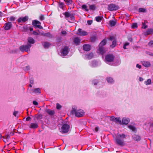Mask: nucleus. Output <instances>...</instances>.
Returning <instances> with one entry per match:
<instances>
[{
  "label": "nucleus",
  "instance_id": "nucleus-1",
  "mask_svg": "<svg viewBox=\"0 0 153 153\" xmlns=\"http://www.w3.org/2000/svg\"><path fill=\"white\" fill-rule=\"evenodd\" d=\"M127 137V135L124 133H117L115 139V143L121 146H124L125 143L124 140Z\"/></svg>",
  "mask_w": 153,
  "mask_h": 153
},
{
  "label": "nucleus",
  "instance_id": "nucleus-2",
  "mask_svg": "<svg viewBox=\"0 0 153 153\" xmlns=\"http://www.w3.org/2000/svg\"><path fill=\"white\" fill-rule=\"evenodd\" d=\"M72 112L73 114H75L76 117H82L84 114L83 111L82 110H78L74 108L72 110Z\"/></svg>",
  "mask_w": 153,
  "mask_h": 153
},
{
  "label": "nucleus",
  "instance_id": "nucleus-3",
  "mask_svg": "<svg viewBox=\"0 0 153 153\" xmlns=\"http://www.w3.org/2000/svg\"><path fill=\"white\" fill-rule=\"evenodd\" d=\"M31 46L30 44H28L25 45H22L20 46L19 49L22 52H24L25 51L26 52L30 51V49Z\"/></svg>",
  "mask_w": 153,
  "mask_h": 153
},
{
  "label": "nucleus",
  "instance_id": "nucleus-4",
  "mask_svg": "<svg viewBox=\"0 0 153 153\" xmlns=\"http://www.w3.org/2000/svg\"><path fill=\"white\" fill-rule=\"evenodd\" d=\"M41 24V22L37 20H33L32 23V25L35 27H37L40 29H43V27L40 25Z\"/></svg>",
  "mask_w": 153,
  "mask_h": 153
},
{
  "label": "nucleus",
  "instance_id": "nucleus-5",
  "mask_svg": "<svg viewBox=\"0 0 153 153\" xmlns=\"http://www.w3.org/2000/svg\"><path fill=\"white\" fill-rule=\"evenodd\" d=\"M114 56L112 54H108L105 57V60L106 61L108 62H113L114 59Z\"/></svg>",
  "mask_w": 153,
  "mask_h": 153
},
{
  "label": "nucleus",
  "instance_id": "nucleus-6",
  "mask_svg": "<svg viewBox=\"0 0 153 153\" xmlns=\"http://www.w3.org/2000/svg\"><path fill=\"white\" fill-rule=\"evenodd\" d=\"M70 128L69 126L67 124H63L61 128V132L63 133H66L68 132L69 131Z\"/></svg>",
  "mask_w": 153,
  "mask_h": 153
},
{
  "label": "nucleus",
  "instance_id": "nucleus-7",
  "mask_svg": "<svg viewBox=\"0 0 153 153\" xmlns=\"http://www.w3.org/2000/svg\"><path fill=\"white\" fill-rule=\"evenodd\" d=\"M119 8V7L113 4H111L108 5V9L110 11L116 10Z\"/></svg>",
  "mask_w": 153,
  "mask_h": 153
},
{
  "label": "nucleus",
  "instance_id": "nucleus-8",
  "mask_svg": "<svg viewBox=\"0 0 153 153\" xmlns=\"http://www.w3.org/2000/svg\"><path fill=\"white\" fill-rule=\"evenodd\" d=\"M69 48L67 46H65L62 49V54L63 56H66L69 51Z\"/></svg>",
  "mask_w": 153,
  "mask_h": 153
},
{
  "label": "nucleus",
  "instance_id": "nucleus-9",
  "mask_svg": "<svg viewBox=\"0 0 153 153\" xmlns=\"http://www.w3.org/2000/svg\"><path fill=\"white\" fill-rule=\"evenodd\" d=\"M78 32L77 33V34L80 36H84L87 35V33L85 31H82L81 28H79L78 30Z\"/></svg>",
  "mask_w": 153,
  "mask_h": 153
},
{
  "label": "nucleus",
  "instance_id": "nucleus-10",
  "mask_svg": "<svg viewBox=\"0 0 153 153\" xmlns=\"http://www.w3.org/2000/svg\"><path fill=\"white\" fill-rule=\"evenodd\" d=\"M28 19V17L27 16H25L24 17H21L19 18L18 20V22L19 23L21 22H25L27 21Z\"/></svg>",
  "mask_w": 153,
  "mask_h": 153
},
{
  "label": "nucleus",
  "instance_id": "nucleus-11",
  "mask_svg": "<svg viewBox=\"0 0 153 153\" xmlns=\"http://www.w3.org/2000/svg\"><path fill=\"white\" fill-rule=\"evenodd\" d=\"M57 3H58V9L60 8L64 10L65 7V5L64 3L60 1L57 2Z\"/></svg>",
  "mask_w": 153,
  "mask_h": 153
},
{
  "label": "nucleus",
  "instance_id": "nucleus-12",
  "mask_svg": "<svg viewBox=\"0 0 153 153\" xmlns=\"http://www.w3.org/2000/svg\"><path fill=\"white\" fill-rule=\"evenodd\" d=\"M12 26V23L11 22H8L6 23L4 26V29L5 30H8L10 29Z\"/></svg>",
  "mask_w": 153,
  "mask_h": 153
},
{
  "label": "nucleus",
  "instance_id": "nucleus-13",
  "mask_svg": "<svg viewBox=\"0 0 153 153\" xmlns=\"http://www.w3.org/2000/svg\"><path fill=\"white\" fill-rule=\"evenodd\" d=\"M83 49L86 51H88L90 50L91 47L90 45L88 44H85L83 46Z\"/></svg>",
  "mask_w": 153,
  "mask_h": 153
},
{
  "label": "nucleus",
  "instance_id": "nucleus-14",
  "mask_svg": "<svg viewBox=\"0 0 153 153\" xmlns=\"http://www.w3.org/2000/svg\"><path fill=\"white\" fill-rule=\"evenodd\" d=\"M81 40L78 37H76L73 39V42L76 45H79Z\"/></svg>",
  "mask_w": 153,
  "mask_h": 153
},
{
  "label": "nucleus",
  "instance_id": "nucleus-15",
  "mask_svg": "<svg viewBox=\"0 0 153 153\" xmlns=\"http://www.w3.org/2000/svg\"><path fill=\"white\" fill-rule=\"evenodd\" d=\"M129 119L128 118H123L122 120V123L123 124H127L129 122Z\"/></svg>",
  "mask_w": 153,
  "mask_h": 153
},
{
  "label": "nucleus",
  "instance_id": "nucleus-16",
  "mask_svg": "<svg viewBox=\"0 0 153 153\" xmlns=\"http://www.w3.org/2000/svg\"><path fill=\"white\" fill-rule=\"evenodd\" d=\"M31 91L33 93L36 94H40L41 93V89L39 88H35L31 90Z\"/></svg>",
  "mask_w": 153,
  "mask_h": 153
},
{
  "label": "nucleus",
  "instance_id": "nucleus-17",
  "mask_svg": "<svg viewBox=\"0 0 153 153\" xmlns=\"http://www.w3.org/2000/svg\"><path fill=\"white\" fill-rule=\"evenodd\" d=\"M99 48L98 50V52L101 54L102 55H103L105 53V52L104 51L103 47V46H99Z\"/></svg>",
  "mask_w": 153,
  "mask_h": 153
},
{
  "label": "nucleus",
  "instance_id": "nucleus-18",
  "mask_svg": "<svg viewBox=\"0 0 153 153\" xmlns=\"http://www.w3.org/2000/svg\"><path fill=\"white\" fill-rule=\"evenodd\" d=\"M143 65L145 67H149L150 66L151 64L149 62L143 61L142 62Z\"/></svg>",
  "mask_w": 153,
  "mask_h": 153
},
{
  "label": "nucleus",
  "instance_id": "nucleus-19",
  "mask_svg": "<svg viewBox=\"0 0 153 153\" xmlns=\"http://www.w3.org/2000/svg\"><path fill=\"white\" fill-rule=\"evenodd\" d=\"M38 126L37 123H33L30 124L29 127L32 128H38Z\"/></svg>",
  "mask_w": 153,
  "mask_h": 153
},
{
  "label": "nucleus",
  "instance_id": "nucleus-20",
  "mask_svg": "<svg viewBox=\"0 0 153 153\" xmlns=\"http://www.w3.org/2000/svg\"><path fill=\"white\" fill-rule=\"evenodd\" d=\"M133 139L135 141H138L140 140V137L138 135H134L132 136Z\"/></svg>",
  "mask_w": 153,
  "mask_h": 153
},
{
  "label": "nucleus",
  "instance_id": "nucleus-21",
  "mask_svg": "<svg viewBox=\"0 0 153 153\" xmlns=\"http://www.w3.org/2000/svg\"><path fill=\"white\" fill-rule=\"evenodd\" d=\"M64 1L66 4L67 5L69 6V5H72L73 4V1L72 0H63Z\"/></svg>",
  "mask_w": 153,
  "mask_h": 153
},
{
  "label": "nucleus",
  "instance_id": "nucleus-22",
  "mask_svg": "<svg viewBox=\"0 0 153 153\" xmlns=\"http://www.w3.org/2000/svg\"><path fill=\"white\" fill-rule=\"evenodd\" d=\"M106 80L107 82L109 83H113L114 82V80L111 77H107L106 78Z\"/></svg>",
  "mask_w": 153,
  "mask_h": 153
},
{
  "label": "nucleus",
  "instance_id": "nucleus-23",
  "mask_svg": "<svg viewBox=\"0 0 153 153\" xmlns=\"http://www.w3.org/2000/svg\"><path fill=\"white\" fill-rule=\"evenodd\" d=\"M116 22L113 20H111L109 22V25L111 27L114 26L116 24Z\"/></svg>",
  "mask_w": 153,
  "mask_h": 153
},
{
  "label": "nucleus",
  "instance_id": "nucleus-24",
  "mask_svg": "<svg viewBox=\"0 0 153 153\" xmlns=\"http://www.w3.org/2000/svg\"><path fill=\"white\" fill-rule=\"evenodd\" d=\"M46 111L49 115H53L55 113V112L54 111L51 110L49 109H47Z\"/></svg>",
  "mask_w": 153,
  "mask_h": 153
},
{
  "label": "nucleus",
  "instance_id": "nucleus-25",
  "mask_svg": "<svg viewBox=\"0 0 153 153\" xmlns=\"http://www.w3.org/2000/svg\"><path fill=\"white\" fill-rule=\"evenodd\" d=\"M28 42L30 43L33 44L35 43L34 40L33 39L30 37H29L28 39Z\"/></svg>",
  "mask_w": 153,
  "mask_h": 153
},
{
  "label": "nucleus",
  "instance_id": "nucleus-26",
  "mask_svg": "<svg viewBox=\"0 0 153 153\" xmlns=\"http://www.w3.org/2000/svg\"><path fill=\"white\" fill-rule=\"evenodd\" d=\"M63 15L65 16V18H68L71 16V14L69 12H65L63 14Z\"/></svg>",
  "mask_w": 153,
  "mask_h": 153
},
{
  "label": "nucleus",
  "instance_id": "nucleus-27",
  "mask_svg": "<svg viewBox=\"0 0 153 153\" xmlns=\"http://www.w3.org/2000/svg\"><path fill=\"white\" fill-rule=\"evenodd\" d=\"M42 115L40 114H36L35 116V118H36L37 120H39L42 119Z\"/></svg>",
  "mask_w": 153,
  "mask_h": 153
},
{
  "label": "nucleus",
  "instance_id": "nucleus-28",
  "mask_svg": "<svg viewBox=\"0 0 153 153\" xmlns=\"http://www.w3.org/2000/svg\"><path fill=\"white\" fill-rule=\"evenodd\" d=\"M89 8L90 10H95L96 8V7L95 5L94 4H92V5H89Z\"/></svg>",
  "mask_w": 153,
  "mask_h": 153
},
{
  "label": "nucleus",
  "instance_id": "nucleus-29",
  "mask_svg": "<svg viewBox=\"0 0 153 153\" xmlns=\"http://www.w3.org/2000/svg\"><path fill=\"white\" fill-rule=\"evenodd\" d=\"M106 43V40L105 39H103L99 44V46H103L105 45Z\"/></svg>",
  "mask_w": 153,
  "mask_h": 153
},
{
  "label": "nucleus",
  "instance_id": "nucleus-30",
  "mask_svg": "<svg viewBox=\"0 0 153 153\" xmlns=\"http://www.w3.org/2000/svg\"><path fill=\"white\" fill-rule=\"evenodd\" d=\"M82 10H84L87 12H88L89 11L88 9L87 8V7L85 4H83L82 6Z\"/></svg>",
  "mask_w": 153,
  "mask_h": 153
},
{
  "label": "nucleus",
  "instance_id": "nucleus-31",
  "mask_svg": "<svg viewBox=\"0 0 153 153\" xmlns=\"http://www.w3.org/2000/svg\"><path fill=\"white\" fill-rule=\"evenodd\" d=\"M128 128L133 131H135L136 130L135 128L133 126L129 125L128 126Z\"/></svg>",
  "mask_w": 153,
  "mask_h": 153
},
{
  "label": "nucleus",
  "instance_id": "nucleus-32",
  "mask_svg": "<svg viewBox=\"0 0 153 153\" xmlns=\"http://www.w3.org/2000/svg\"><path fill=\"white\" fill-rule=\"evenodd\" d=\"M147 125V126H150V127L149 128V130L150 129L152 128L153 127V122L152 123H149L148 124H147L146 123L145 124V126H144V128H145V126Z\"/></svg>",
  "mask_w": 153,
  "mask_h": 153
},
{
  "label": "nucleus",
  "instance_id": "nucleus-33",
  "mask_svg": "<svg viewBox=\"0 0 153 153\" xmlns=\"http://www.w3.org/2000/svg\"><path fill=\"white\" fill-rule=\"evenodd\" d=\"M117 44V41L116 40H114L112 44L110 45V46L112 48H113L115 47V46H116V45Z\"/></svg>",
  "mask_w": 153,
  "mask_h": 153
},
{
  "label": "nucleus",
  "instance_id": "nucleus-34",
  "mask_svg": "<svg viewBox=\"0 0 153 153\" xmlns=\"http://www.w3.org/2000/svg\"><path fill=\"white\" fill-rule=\"evenodd\" d=\"M50 45V44L49 43L45 42L44 43L43 46L45 48H48Z\"/></svg>",
  "mask_w": 153,
  "mask_h": 153
},
{
  "label": "nucleus",
  "instance_id": "nucleus-35",
  "mask_svg": "<svg viewBox=\"0 0 153 153\" xmlns=\"http://www.w3.org/2000/svg\"><path fill=\"white\" fill-rule=\"evenodd\" d=\"M95 19L96 20L97 22H100L102 20V17L100 16L96 17Z\"/></svg>",
  "mask_w": 153,
  "mask_h": 153
},
{
  "label": "nucleus",
  "instance_id": "nucleus-36",
  "mask_svg": "<svg viewBox=\"0 0 153 153\" xmlns=\"http://www.w3.org/2000/svg\"><path fill=\"white\" fill-rule=\"evenodd\" d=\"M114 122H118L120 124H121V121L120 120V117H116V120H115V121Z\"/></svg>",
  "mask_w": 153,
  "mask_h": 153
},
{
  "label": "nucleus",
  "instance_id": "nucleus-37",
  "mask_svg": "<svg viewBox=\"0 0 153 153\" xmlns=\"http://www.w3.org/2000/svg\"><path fill=\"white\" fill-rule=\"evenodd\" d=\"M145 83L146 85H150L151 83V80L150 79H148L146 81H145Z\"/></svg>",
  "mask_w": 153,
  "mask_h": 153
},
{
  "label": "nucleus",
  "instance_id": "nucleus-38",
  "mask_svg": "<svg viewBox=\"0 0 153 153\" xmlns=\"http://www.w3.org/2000/svg\"><path fill=\"white\" fill-rule=\"evenodd\" d=\"M146 11V10L143 8H140L139 9V12H145Z\"/></svg>",
  "mask_w": 153,
  "mask_h": 153
},
{
  "label": "nucleus",
  "instance_id": "nucleus-39",
  "mask_svg": "<svg viewBox=\"0 0 153 153\" xmlns=\"http://www.w3.org/2000/svg\"><path fill=\"white\" fill-rule=\"evenodd\" d=\"M39 20L41 21L44 20L45 19V17L44 15H41L39 16Z\"/></svg>",
  "mask_w": 153,
  "mask_h": 153
},
{
  "label": "nucleus",
  "instance_id": "nucleus-40",
  "mask_svg": "<svg viewBox=\"0 0 153 153\" xmlns=\"http://www.w3.org/2000/svg\"><path fill=\"white\" fill-rule=\"evenodd\" d=\"M153 30L152 29H150L148 30L147 31L146 33L147 34L149 35L151 34L153 32Z\"/></svg>",
  "mask_w": 153,
  "mask_h": 153
},
{
  "label": "nucleus",
  "instance_id": "nucleus-41",
  "mask_svg": "<svg viewBox=\"0 0 153 153\" xmlns=\"http://www.w3.org/2000/svg\"><path fill=\"white\" fill-rule=\"evenodd\" d=\"M96 39V37L95 36H93L91 37V40L92 42H94Z\"/></svg>",
  "mask_w": 153,
  "mask_h": 153
},
{
  "label": "nucleus",
  "instance_id": "nucleus-42",
  "mask_svg": "<svg viewBox=\"0 0 153 153\" xmlns=\"http://www.w3.org/2000/svg\"><path fill=\"white\" fill-rule=\"evenodd\" d=\"M137 27V23H133L131 26L132 28H135Z\"/></svg>",
  "mask_w": 153,
  "mask_h": 153
},
{
  "label": "nucleus",
  "instance_id": "nucleus-43",
  "mask_svg": "<svg viewBox=\"0 0 153 153\" xmlns=\"http://www.w3.org/2000/svg\"><path fill=\"white\" fill-rule=\"evenodd\" d=\"M93 56V54L90 53L88 55H87V57L89 59H91Z\"/></svg>",
  "mask_w": 153,
  "mask_h": 153
},
{
  "label": "nucleus",
  "instance_id": "nucleus-44",
  "mask_svg": "<svg viewBox=\"0 0 153 153\" xmlns=\"http://www.w3.org/2000/svg\"><path fill=\"white\" fill-rule=\"evenodd\" d=\"M44 36L49 37H52V35L49 33H45L44 34Z\"/></svg>",
  "mask_w": 153,
  "mask_h": 153
},
{
  "label": "nucleus",
  "instance_id": "nucleus-45",
  "mask_svg": "<svg viewBox=\"0 0 153 153\" xmlns=\"http://www.w3.org/2000/svg\"><path fill=\"white\" fill-rule=\"evenodd\" d=\"M15 18L13 16H11L9 19V20L10 21H14L15 20Z\"/></svg>",
  "mask_w": 153,
  "mask_h": 153
},
{
  "label": "nucleus",
  "instance_id": "nucleus-46",
  "mask_svg": "<svg viewBox=\"0 0 153 153\" xmlns=\"http://www.w3.org/2000/svg\"><path fill=\"white\" fill-rule=\"evenodd\" d=\"M98 81L97 80H94L92 81V83L94 85H97V83H98Z\"/></svg>",
  "mask_w": 153,
  "mask_h": 153
},
{
  "label": "nucleus",
  "instance_id": "nucleus-47",
  "mask_svg": "<svg viewBox=\"0 0 153 153\" xmlns=\"http://www.w3.org/2000/svg\"><path fill=\"white\" fill-rule=\"evenodd\" d=\"M23 28V29H24L23 30V31H25V32L27 31L28 29V27L27 26H24Z\"/></svg>",
  "mask_w": 153,
  "mask_h": 153
},
{
  "label": "nucleus",
  "instance_id": "nucleus-48",
  "mask_svg": "<svg viewBox=\"0 0 153 153\" xmlns=\"http://www.w3.org/2000/svg\"><path fill=\"white\" fill-rule=\"evenodd\" d=\"M143 26L142 27V28L144 29H145L146 28L147 26V25H146L145 24V23H143Z\"/></svg>",
  "mask_w": 153,
  "mask_h": 153
},
{
  "label": "nucleus",
  "instance_id": "nucleus-49",
  "mask_svg": "<svg viewBox=\"0 0 153 153\" xmlns=\"http://www.w3.org/2000/svg\"><path fill=\"white\" fill-rule=\"evenodd\" d=\"M61 108V105L58 103L56 104V108L57 109H59Z\"/></svg>",
  "mask_w": 153,
  "mask_h": 153
},
{
  "label": "nucleus",
  "instance_id": "nucleus-50",
  "mask_svg": "<svg viewBox=\"0 0 153 153\" xmlns=\"http://www.w3.org/2000/svg\"><path fill=\"white\" fill-rule=\"evenodd\" d=\"M93 22V21L92 20H88L87 21V23L88 25H91Z\"/></svg>",
  "mask_w": 153,
  "mask_h": 153
},
{
  "label": "nucleus",
  "instance_id": "nucleus-51",
  "mask_svg": "<svg viewBox=\"0 0 153 153\" xmlns=\"http://www.w3.org/2000/svg\"><path fill=\"white\" fill-rule=\"evenodd\" d=\"M116 118L114 116H112L111 117V120L114 122L115 121V120H116Z\"/></svg>",
  "mask_w": 153,
  "mask_h": 153
},
{
  "label": "nucleus",
  "instance_id": "nucleus-52",
  "mask_svg": "<svg viewBox=\"0 0 153 153\" xmlns=\"http://www.w3.org/2000/svg\"><path fill=\"white\" fill-rule=\"evenodd\" d=\"M30 82L31 84H33L34 83V81L33 78H31L30 79Z\"/></svg>",
  "mask_w": 153,
  "mask_h": 153
},
{
  "label": "nucleus",
  "instance_id": "nucleus-53",
  "mask_svg": "<svg viewBox=\"0 0 153 153\" xmlns=\"http://www.w3.org/2000/svg\"><path fill=\"white\" fill-rule=\"evenodd\" d=\"M70 17L71 20H74L75 19L74 16L72 14H71V16H70Z\"/></svg>",
  "mask_w": 153,
  "mask_h": 153
},
{
  "label": "nucleus",
  "instance_id": "nucleus-54",
  "mask_svg": "<svg viewBox=\"0 0 153 153\" xmlns=\"http://www.w3.org/2000/svg\"><path fill=\"white\" fill-rule=\"evenodd\" d=\"M33 105H37L38 104V103L36 101H33Z\"/></svg>",
  "mask_w": 153,
  "mask_h": 153
},
{
  "label": "nucleus",
  "instance_id": "nucleus-55",
  "mask_svg": "<svg viewBox=\"0 0 153 153\" xmlns=\"http://www.w3.org/2000/svg\"><path fill=\"white\" fill-rule=\"evenodd\" d=\"M6 137V138L7 140H9L10 138V136L9 135H7L4 137Z\"/></svg>",
  "mask_w": 153,
  "mask_h": 153
},
{
  "label": "nucleus",
  "instance_id": "nucleus-56",
  "mask_svg": "<svg viewBox=\"0 0 153 153\" xmlns=\"http://www.w3.org/2000/svg\"><path fill=\"white\" fill-rule=\"evenodd\" d=\"M3 140L5 143H6L8 141V140H7V139L6 138V137H3Z\"/></svg>",
  "mask_w": 153,
  "mask_h": 153
},
{
  "label": "nucleus",
  "instance_id": "nucleus-57",
  "mask_svg": "<svg viewBox=\"0 0 153 153\" xmlns=\"http://www.w3.org/2000/svg\"><path fill=\"white\" fill-rule=\"evenodd\" d=\"M61 33L63 35H66L67 33V32L65 31L64 30L61 32Z\"/></svg>",
  "mask_w": 153,
  "mask_h": 153
},
{
  "label": "nucleus",
  "instance_id": "nucleus-58",
  "mask_svg": "<svg viewBox=\"0 0 153 153\" xmlns=\"http://www.w3.org/2000/svg\"><path fill=\"white\" fill-rule=\"evenodd\" d=\"M31 119V118L30 117H27L26 119V120L27 121H29Z\"/></svg>",
  "mask_w": 153,
  "mask_h": 153
},
{
  "label": "nucleus",
  "instance_id": "nucleus-59",
  "mask_svg": "<svg viewBox=\"0 0 153 153\" xmlns=\"http://www.w3.org/2000/svg\"><path fill=\"white\" fill-rule=\"evenodd\" d=\"M33 34L34 35H39V33H38L37 32H36V31H33Z\"/></svg>",
  "mask_w": 153,
  "mask_h": 153
},
{
  "label": "nucleus",
  "instance_id": "nucleus-60",
  "mask_svg": "<svg viewBox=\"0 0 153 153\" xmlns=\"http://www.w3.org/2000/svg\"><path fill=\"white\" fill-rule=\"evenodd\" d=\"M128 39L129 41L131 42L132 41V39L131 37H128Z\"/></svg>",
  "mask_w": 153,
  "mask_h": 153
},
{
  "label": "nucleus",
  "instance_id": "nucleus-61",
  "mask_svg": "<svg viewBox=\"0 0 153 153\" xmlns=\"http://www.w3.org/2000/svg\"><path fill=\"white\" fill-rule=\"evenodd\" d=\"M99 130V128L97 127H96L95 128V131L96 132H97Z\"/></svg>",
  "mask_w": 153,
  "mask_h": 153
},
{
  "label": "nucleus",
  "instance_id": "nucleus-62",
  "mask_svg": "<svg viewBox=\"0 0 153 153\" xmlns=\"http://www.w3.org/2000/svg\"><path fill=\"white\" fill-rule=\"evenodd\" d=\"M114 38V37L113 36H111L109 38V40H112Z\"/></svg>",
  "mask_w": 153,
  "mask_h": 153
},
{
  "label": "nucleus",
  "instance_id": "nucleus-63",
  "mask_svg": "<svg viewBox=\"0 0 153 153\" xmlns=\"http://www.w3.org/2000/svg\"><path fill=\"white\" fill-rule=\"evenodd\" d=\"M29 30L30 31H31L33 30V27H30L29 28Z\"/></svg>",
  "mask_w": 153,
  "mask_h": 153
},
{
  "label": "nucleus",
  "instance_id": "nucleus-64",
  "mask_svg": "<svg viewBox=\"0 0 153 153\" xmlns=\"http://www.w3.org/2000/svg\"><path fill=\"white\" fill-rule=\"evenodd\" d=\"M17 111H15L13 113V115H14L15 116H16V114H17Z\"/></svg>",
  "mask_w": 153,
  "mask_h": 153
}]
</instances>
